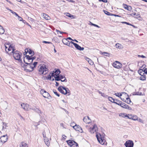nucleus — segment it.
<instances>
[{
  "label": "nucleus",
  "instance_id": "17",
  "mask_svg": "<svg viewBox=\"0 0 147 147\" xmlns=\"http://www.w3.org/2000/svg\"><path fill=\"white\" fill-rule=\"evenodd\" d=\"M21 106L25 110H28L29 105L27 104L23 103L21 104Z\"/></svg>",
  "mask_w": 147,
  "mask_h": 147
},
{
  "label": "nucleus",
  "instance_id": "35",
  "mask_svg": "<svg viewBox=\"0 0 147 147\" xmlns=\"http://www.w3.org/2000/svg\"><path fill=\"white\" fill-rule=\"evenodd\" d=\"M104 13L106 15H108L110 16L112 14L110 13L109 12L106 10H103Z\"/></svg>",
  "mask_w": 147,
  "mask_h": 147
},
{
  "label": "nucleus",
  "instance_id": "9",
  "mask_svg": "<svg viewBox=\"0 0 147 147\" xmlns=\"http://www.w3.org/2000/svg\"><path fill=\"white\" fill-rule=\"evenodd\" d=\"M98 130V128L96 124L94 125L92 127H90L88 129L89 131L91 134H93L94 132H96Z\"/></svg>",
  "mask_w": 147,
  "mask_h": 147
},
{
  "label": "nucleus",
  "instance_id": "2",
  "mask_svg": "<svg viewBox=\"0 0 147 147\" xmlns=\"http://www.w3.org/2000/svg\"><path fill=\"white\" fill-rule=\"evenodd\" d=\"M21 65L26 71L31 72L32 71L34 70V67L32 66V64H30L27 63L26 64L22 63Z\"/></svg>",
  "mask_w": 147,
  "mask_h": 147
},
{
  "label": "nucleus",
  "instance_id": "38",
  "mask_svg": "<svg viewBox=\"0 0 147 147\" xmlns=\"http://www.w3.org/2000/svg\"><path fill=\"white\" fill-rule=\"evenodd\" d=\"M108 99L109 100L112 102H113V100H115L114 99L111 97H109L108 98Z\"/></svg>",
  "mask_w": 147,
  "mask_h": 147
},
{
  "label": "nucleus",
  "instance_id": "56",
  "mask_svg": "<svg viewBox=\"0 0 147 147\" xmlns=\"http://www.w3.org/2000/svg\"><path fill=\"white\" fill-rule=\"evenodd\" d=\"M99 1H102L104 3H107V0H99Z\"/></svg>",
  "mask_w": 147,
  "mask_h": 147
},
{
  "label": "nucleus",
  "instance_id": "54",
  "mask_svg": "<svg viewBox=\"0 0 147 147\" xmlns=\"http://www.w3.org/2000/svg\"><path fill=\"white\" fill-rule=\"evenodd\" d=\"M139 73L140 74V75L142 76V75H144V73H143V71H139Z\"/></svg>",
  "mask_w": 147,
  "mask_h": 147
},
{
  "label": "nucleus",
  "instance_id": "5",
  "mask_svg": "<svg viewBox=\"0 0 147 147\" xmlns=\"http://www.w3.org/2000/svg\"><path fill=\"white\" fill-rule=\"evenodd\" d=\"M96 136L98 142L101 144H104L106 141L104 139V137L102 136L100 134L97 132H96Z\"/></svg>",
  "mask_w": 147,
  "mask_h": 147
},
{
  "label": "nucleus",
  "instance_id": "50",
  "mask_svg": "<svg viewBox=\"0 0 147 147\" xmlns=\"http://www.w3.org/2000/svg\"><path fill=\"white\" fill-rule=\"evenodd\" d=\"M5 51H6V52L7 53H8V51H7V49L8 48V47L7 46V45H5Z\"/></svg>",
  "mask_w": 147,
  "mask_h": 147
},
{
  "label": "nucleus",
  "instance_id": "53",
  "mask_svg": "<svg viewBox=\"0 0 147 147\" xmlns=\"http://www.w3.org/2000/svg\"><path fill=\"white\" fill-rule=\"evenodd\" d=\"M42 42L44 43H46V44H51V42H48V41H43Z\"/></svg>",
  "mask_w": 147,
  "mask_h": 147
},
{
  "label": "nucleus",
  "instance_id": "10",
  "mask_svg": "<svg viewBox=\"0 0 147 147\" xmlns=\"http://www.w3.org/2000/svg\"><path fill=\"white\" fill-rule=\"evenodd\" d=\"M113 66L116 68L119 69L122 67V65L119 61H116L113 63Z\"/></svg>",
  "mask_w": 147,
  "mask_h": 147
},
{
  "label": "nucleus",
  "instance_id": "58",
  "mask_svg": "<svg viewBox=\"0 0 147 147\" xmlns=\"http://www.w3.org/2000/svg\"><path fill=\"white\" fill-rule=\"evenodd\" d=\"M50 74L51 75V77H54L55 76V74L54 73H50Z\"/></svg>",
  "mask_w": 147,
  "mask_h": 147
},
{
  "label": "nucleus",
  "instance_id": "4",
  "mask_svg": "<svg viewBox=\"0 0 147 147\" xmlns=\"http://www.w3.org/2000/svg\"><path fill=\"white\" fill-rule=\"evenodd\" d=\"M58 90L61 93L64 94H68V95H69L70 94V91L67 88L60 86L59 87Z\"/></svg>",
  "mask_w": 147,
  "mask_h": 147
},
{
  "label": "nucleus",
  "instance_id": "7",
  "mask_svg": "<svg viewBox=\"0 0 147 147\" xmlns=\"http://www.w3.org/2000/svg\"><path fill=\"white\" fill-rule=\"evenodd\" d=\"M40 92L45 98L50 99L51 98L49 93L44 89H42L40 91Z\"/></svg>",
  "mask_w": 147,
  "mask_h": 147
},
{
  "label": "nucleus",
  "instance_id": "36",
  "mask_svg": "<svg viewBox=\"0 0 147 147\" xmlns=\"http://www.w3.org/2000/svg\"><path fill=\"white\" fill-rule=\"evenodd\" d=\"M115 95L116 96H117L119 97H120V96H121L122 95L121 93H115Z\"/></svg>",
  "mask_w": 147,
  "mask_h": 147
},
{
  "label": "nucleus",
  "instance_id": "3",
  "mask_svg": "<svg viewBox=\"0 0 147 147\" xmlns=\"http://www.w3.org/2000/svg\"><path fill=\"white\" fill-rule=\"evenodd\" d=\"M8 46V48L7 49V51H8V54H6V55H5L6 59H10V55L12 53L15 51V49L13 48V47L11 46V45H9V44H7Z\"/></svg>",
  "mask_w": 147,
  "mask_h": 147
},
{
  "label": "nucleus",
  "instance_id": "1",
  "mask_svg": "<svg viewBox=\"0 0 147 147\" xmlns=\"http://www.w3.org/2000/svg\"><path fill=\"white\" fill-rule=\"evenodd\" d=\"M13 56L14 58L16 60L18 61L20 63L22 62V59L20 58L22 55V53H20L19 51H14L13 53Z\"/></svg>",
  "mask_w": 147,
  "mask_h": 147
},
{
  "label": "nucleus",
  "instance_id": "6",
  "mask_svg": "<svg viewBox=\"0 0 147 147\" xmlns=\"http://www.w3.org/2000/svg\"><path fill=\"white\" fill-rule=\"evenodd\" d=\"M38 71L40 74H46L48 72V69L45 66H41L38 70Z\"/></svg>",
  "mask_w": 147,
  "mask_h": 147
},
{
  "label": "nucleus",
  "instance_id": "26",
  "mask_svg": "<svg viewBox=\"0 0 147 147\" xmlns=\"http://www.w3.org/2000/svg\"><path fill=\"white\" fill-rule=\"evenodd\" d=\"M20 147H27V144L24 142H22L21 143V145H20Z\"/></svg>",
  "mask_w": 147,
  "mask_h": 147
},
{
  "label": "nucleus",
  "instance_id": "52",
  "mask_svg": "<svg viewBox=\"0 0 147 147\" xmlns=\"http://www.w3.org/2000/svg\"><path fill=\"white\" fill-rule=\"evenodd\" d=\"M37 63H38L37 62H35L33 63V64L32 65H34V66H33L34 67V68L36 66V65L37 64Z\"/></svg>",
  "mask_w": 147,
  "mask_h": 147
},
{
  "label": "nucleus",
  "instance_id": "43",
  "mask_svg": "<svg viewBox=\"0 0 147 147\" xmlns=\"http://www.w3.org/2000/svg\"><path fill=\"white\" fill-rule=\"evenodd\" d=\"M88 63L91 65H92L94 64L93 62L90 59L88 61Z\"/></svg>",
  "mask_w": 147,
  "mask_h": 147
},
{
  "label": "nucleus",
  "instance_id": "49",
  "mask_svg": "<svg viewBox=\"0 0 147 147\" xmlns=\"http://www.w3.org/2000/svg\"><path fill=\"white\" fill-rule=\"evenodd\" d=\"M55 73H56V74H59L60 73V71L59 69H57L56 70Z\"/></svg>",
  "mask_w": 147,
  "mask_h": 147
},
{
  "label": "nucleus",
  "instance_id": "46",
  "mask_svg": "<svg viewBox=\"0 0 147 147\" xmlns=\"http://www.w3.org/2000/svg\"><path fill=\"white\" fill-rule=\"evenodd\" d=\"M138 57H142V58H146V57L143 55H138Z\"/></svg>",
  "mask_w": 147,
  "mask_h": 147
},
{
  "label": "nucleus",
  "instance_id": "18",
  "mask_svg": "<svg viewBox=\"0 0 147 147\" xmlns=\"http://www.w3.org/2000/svg\"><path fill=\"white\" fill-rule=\"evenodd\" d=\"M74 46L76 48L79 50L80 51H82L84 49V47H82L78 45L76 43L74 44Z\"/></svg>",
  "mask_w": 147,
  "mask_h": 147
},
{
  "label": "nucleus",
  "instance_id": "30",
  "mask_svg": "<svg viewBox=\"0 0 147 147\" xmlns=\"http://www.w3.org/2000/svg\"><path fill=\"white\" fill-rule=\"evenodd\" d=\"M119 116H121L125 118V117H126V116H127V115L126 114L124 113H120L119 114Z\"/></svg>",
  "mask_w": 147,
  "mask_h": 147
},
{
  "label": "nucleus",
  "instance_id": "55",
  "mask_svg": "<svg viewBox=\"0 0 147 147\" xmlns=\"http://www.w3.org/2000/svg\"><path fill=\"white\" fill-rule=\"evenodd\" d=\"M91 24H92V25L95 27H97L98 28H100V27L99 26H98V25H96V24H93L92 23H91Z\"/></svg>",
  "mask_w": 147,
  "mask_h": 147
},
{
  "label": "nucleus",
  "instance_id": "22",
  "mask_svg": "<svg viewBox=\"0 0 147 147\" xmlns=\"http://www.w3.org/2000/svg\"><path fill=\"white\" fill-rule=\"evenodd\" d=\"M121 102H122L121 101L117 99L113 101V103H115L119 106H120Z\"/></svg>",
  "mask_w": 147,
  "mask_h": 147
},
{
  "label": "nucleus",
  "instance_id": "14",
  "mask_svg": "<svg viewBox=\"0 0 147 147\" xmlns=\"http://www.w3.org/2000/svg\"><path fill=\"white\" fill-rule=\"evenodd\" d=\"M123 6L125 9H126L127 10L129 11H131L132 9V7L131 6L125 4L123 3Z\"/></svg>",
  "mask_w": 147,
  "mask_h": 147
},
{
  "label": "nucleus",
  "instance_id": "34",
  "mask_svg": "<svg viewBox=\"0 0 147 147\" xmlns=\"http://www.w3.org/2000/svg\"><path fill=\"white\" fill-rule=\"evenodd\" d=\"M55 80L57 81H59L61 80L60 78V75L57 76L56 77H55Z\"/></svg>",
  "mask_w": 147,
  "mask_h": 147
},
{
  "label": "nucleus",
  "instance_id": "48",
  "mask_svg": "<svg viewBox=\"0 0 147 147\" xmlns=\"http://www.w3.org/2000/svg\"><path fill=\"white\" fill-rule=\"evenodd\" d=\"M56 31L57 32V34L58 33V32H59L61 34H62V33L66 34V32H61L60 31H59V30H56Z\"/></svg>",
  "mask_w": 147,
  "mask_h": 147
},
{
  "label": "nucleus",
  "instance_id": "45",
  "mask_svg": "<svg viewBox=\"0 0 147 147\" xmlns=\"http://www.w3.org/2000/svg\"><path fill=\"white\" fill-rule=\"evenodd\" d=\"M47 79L49 80H51V77L50 74L47 76Z\"/></svg>",
  "mask_w": 147,
  "mask_h": 147
},
{
  "label": "nucleus",
  "instance_id": "8",
  "mask_svg": "<svg viewBox=\"0 0 147 147\" xmlns=\"http://www.w3.org/2000/svg\"><path fill=\"white\" fill-rule=\"evenodd\" d=\"M67 142L71 147H76L78 146V144L74 141L69 140L67 141Z\"/></svg>",
  "mask_w": 147,
  "mask_h": 147
},
{
  "label": "nucleus",
  "instance_id": "60",
  "mask_svg": "<svg viewBox=\"0 0 147 147\" xmlns=\"http://www.w3.org/2000/svg\"><path fill=\"white\" fill-rule=\"evenodd\" d=\"M143 72H144L145 74H147V69L145 68V69H144V71H143Z\"/></svg>",
  "mask_w": 147,
  "mask_h": 147
},
{
  "label": "nucleus",
  "instance_id": "12",
  "mask_svg": "<svg viewBox=\"0 0 147 147\" xmlns=\"http://www.w3.org/2000/svg\"><path fill=\"white\" fill-rule=\"evenodd\" d=\"M73 128L76 131H78L80 133H82L83 131L82 128L79 125H77L76 124L73 126Z\"/></svg>",
  "mask_w": 147,
  "mask_h": 147
},
{
  "label": "nucleus",
  "instance_id": "44",
  "mask_svg": "<svg viewBox=\"0 0 147 147\" xmlns=\"http://www.w3.org/2000/svg\"><path fill=\"white\" fill-rule=\"evenodd\" d=\"M67 39H68L70 40H72L74 41H75L77 42H78V41H77L76 40V39L73 40L70 37H68V38H67Z\"/></svg>",
  "mask_w": 147,
  "mask_h": 147
},
{
  "label": "nucleus",
  "instance_id": "28",
  "mask_svg": "<svg viewBox=\"0 0 147 147\" xmlns=\"http://www.w3.org/2000/svg\"><path fill=\"white\" fill-rule=\"evenodd\" d=\"M0 32H1V34H3L5 32L3 28V27L1 25H0Z\"/></svg>",
  "mask_w": 147,
  "mask_h": 147
},
{
  "label": "nucleus",
  "instance_id": "20",
  "mask_svg": "<svg viewBox=\"0 0 147 147\" xmlns=\"http://www.w3.org/2000/svg\"><path fill=\"white\" fill-rule=\"evenodd\" d=\"M60 79H61L60 80L61 82H67V80L64 76L60 75Z\"/></svg>",
  "mask_w": 147,
  "mask_h": 147
},
{
  "label": "nucleus",
  "instance_id": "62",
  "mask_svg": "<svg viewBox=\"0 0 147 147\" xmlns=\"http://www.w3.org/2000/svg\"><path fill=\"white\" fill-rule=\"evenodd\" d=\"M136 15V13H131L130 15V16H135V15Z\"/></svg>",
  "mask_w": 147,
  "mask_h": 147
},
{
  "label": "nucleus",
  "instance_id": "21",
  "mask_svg": "<svg viewBox=\"0 0 147 147\" xmlns=\"http://www.w3.org/2000/svg\"><path fill=\"white\" fill-rule=\"evenodd\" d=\"M29 55H26L24 57V62H26V60L28 61L30 59H31V57Z\"/></svg>",
  "mask_w": 147,
  "mask_h": 147
},
{
  "label": "nucleus",
  "instance_id": "57",
  "mask_svg": "<svg viewBox=\"0 0 147 147\" xmlns=\"http://www.w3.org/2000/svg\"><path fill=\"white\" fill-rule=\"evenodd\" d=\"M18 20L20 21H21L22 20V18L21 17H20L18 15Z\"/></svg>",
  "mask_w": 147,
  "mask_h": 147
},
{
  "label": "nucleus",
  "instance_id": "64",
  "mask_svg": "<svg viewBox=\"0 0 147 147\" xmlns=\"http://www.w3.org/2000/svg\"><path fill=\"white\" fill-rule=\"evenodd\" d=\"M36 58V57L35 56H34L33 57H31V58L32 59V61H33V60L35 59Z\"/></svg>",
  "mask_w": 147,
  "mask_h": 147
},
{
  "label": "nucleus",
  "instance_id": "32",
  "mask_svg": "<svg viewBox=\"0 0 147 147\" xmlns=\"http://www.w3.org/2000/svg\"><path fill=\"white\" fill-rule=\"evenodd\" d=\"M131 119L134 120H137L138 119L137 116L136 115H132Z\"/></svg>",
  "mask_w": 147,
  "mask_h": 147
},
{
  "label": "nucleus",
  "instance_id": "37",
  "mask_svg": "<svg viewBox=\"0 0 147 147\" xmlns=\"http://www.w3.org/2000/svg\"><path fill=\"white\" fill-rule=\"evenodd\" d=\"M53 93L56 95L58 97H59V96H60V95L59 94H58L57 92V91H56V90H53Z\"/></svg>",
  "mask_w": 147,
  "mask_h": 147
},
{
  "label": "nucleus",
  "instance_id": "61",
  "mask_svg": "<svg viewBox=\"0 0 147 147\" xmlns=\"http://www.w3.org/2000/svg\"><path fill=\"white\" fill-rule=\"evenodd\" d=\"M138 121L141 122V123H143V120H142V119H140L139 118L138 119Z\"/></svg>",
  "mask_w": 147,
  "mask_h": 147
},
{
  "label": "nucleus",
  "instance_id": "59",
  "mask_svg": "<svg viewBox=\"0 0 147 147\" xmlns=\"http://www.w3.org/2000/svg\"><path fill=\"white\" fill-rule=\"evenodd\" d=\"M141 93H140L139 92H136L134 95H140Z\"/></svg>",
  "mask_w": 147,
  "mask_h": 147
},
{
  "label": "nucleus",
  "instance_id": "31",
  "mask_svg": "<svg viewBox=\"0 0 147 147\" xmlns=\"http://www.w3.org/2000/svg\"><path fill=\"white\" fill-rule=\"evenodd\" d=\"M126 99L127 101H125V102L128 104H130L131 102L129 98L127 97L126 98Z\"/></svg>",
  "mask_w": 147,
  "mask_h": 147
},
{
  "label": "nucleus",
  "instance_id": "27",
  "mask_svg": "<svg viewBox=\"0 0 147 147\" xmlns=\"http://www.w3.org/2000/svg\"><path fill=\"white\" fill-rule=\"evenodd\" d=\"M140 80L143 81L145 80L146 79L145 76L144 75H142L140 77Z\"/></svg>",
  "mask_w": 147,
  "mask_h": 147
},
{
  "label": "nucleus",
  "instance_id": "25",
  "mask_svg": "<svg viewBox=\"0 0 147 147\" xmlns=\"http://www.w3.org/2000/svg\"><path fill=\"white\" fill-rule=\"evenodd\" d=\"M84 121L87 123H89L90 122V119H88L86 117H84L83 119Z\"/></svg>",
  "mask_w": 147,
  "mask_h": 147
},
{
  "label": "nucleus",
  "instance_id": "47",
  "mask_svg": "<svg viewBox=\"0 0 147 147\" xmlns=\"http://www.w3.org/2000/svg\"><path fill=\"white\" fill-rule=\"evenodd\" d=\"M28 63H30V64H32V63L33 62L32 61V59H29V60L28 61Z\"/></svg>",
  "mask_w": 147,
  "mask_h": 147
},
{
  "label": "nucleus",
  "instance_id": "11",
  "mask_svg": "<svg viewBox=\"0 0 147 147\" xmlns=\"http://www.w3.org/2000/svg\"><path fill=\"white\" fill-rule=\"evenodd\" d=\"M124 144L126 147H133L134 143L132 141L129 140L127 141Z\"/></svg>",
  "mask_w": 147,
  "mask_h": 147
},
{
  "label": "nucleus",
  "instance_id": "29",
  "mask_svg": "<svg viewBox=\"0 0 147 147\" xmlns=\"http://www.w3.org/2000/svg\"><path fill=\"white\" fill-rule=\"evenodd\" d=\"M121 45L119 43H117L115 44L116 48L118 49H121Z\"/></svg>",
  "mask_w": 147,
  "mask_h": 147
},
{
  "label": "nucleus",
  "instance_id": "51",
  "mask_svg": "<svg viewBox=\"0 0 147 147\" xmlns=\"http://www.w3.org/2000/svg\"><path fill=\"white\" fill-rule=\"evenodd\" d=\"M121 23L122 24H126L128 25H131V24H129V23L127 22H121Z\"/></svg>",
  "mask_w": 147,
  "mask_h": 147
},
{
  "label": "nucleus",
  "instance_id": "42",
  "mask_svg": "<svg viewBox=\"0 0 147 147\" xmlns=\"http://www.w3.org/2000/svg\"><path fill=\"white\" fill-rule=\"evenodd\" d=\"M10 11L12 13L16 15V16H18V15L16 12L13 11L11 10H10Z\"/></svg>",
  "mask_w": 147,
  "mask_h": 147
},
{
  "label": "nucleus",
  "instance_id": "19",
  "mask_svg": "<svg viewBox=\"0 0 147 147\" xmlns=\"http://www.w3.org/2000/svg\"><path fill=\"white\" fill-rule=\"evenodd\" d=\"M27 53H28L30 55H31V56H32L34 54V52L33 51L31 50L30 49H26Z\"/></svg>",
  "mask_w": 147,
  "mask_h": 147
},
{
  "label": "nucleus",
  "instance_id": "39",
  "mask_svg": "<svg viewBox=\"0 0 147 147\" xmlns=\"http://www.w3.org/2000/svg\"><path fill=\"white\" fill-rule=\"evenodd\" d=\"M132 116V115L131 114H128L127 115V116H126V117H127L128 119H131Z\"/></svg>",
  "mask_w": 147,
  "mask_h": 147
},
{
  "label": "nucleus",
  "instance_id": "33",
  "mask_svg": "<svg viewBox=\"0 0 147 147\" xmlns=\"http://www.w3.org/2000/svg\"><path fill=\"white\" fill-rule=\"evenodd\" d=\"M36 109V111L37 112L40 116V114H42V113L40 111V110L38 108H35Z\"/></svg>",
  "mask_w": 147,
  "mask_h": 147
},
{
  "label": "nucleus",
  "instance_id": "16",
  "mask_svg": "<svg viewBox=\"0 0 147 147\" xmlns=\"http://www.w3.org/2000/svg\"><path fill=\"white\" fill-rule=\"evenodd\" d=\"M44 140L46 145L48 147H49L50 145L49 139L47 137H44Z\"/></svg>",
  "mask_w": 147,
  "mask_h": 147
},
{
  "label": "nucleus",
  "instance_id": "13",
  "mask_svg": "<svg viewBox=\"0 0 147 147\" xmlns=\"http://www.w3.org/2000/svg\"><path fill=\"white\" fill-rule=\"evenodd\" d=\"M120 106L124 108L127 109L129 110H131L132 109V108L131 107H129V106L124 103L122 102L121 103V104Z\"/></svg>",
  "mask_w": 147,
  "mask_h": 147
},
{
  "label": "nucleus",
  "instance_id": "15",
  "mask_svg": "<svg viewBox=\"0 0 147 147\" xmlns=\"http://www.w3.org/2000/svg\"><path fill=\"white\" fill-rule=\"evenodd\" d=\"M7 136L4 135L1 137L0 138V141L3 143H5L7 141Z\"/></svg>",
  "mask_w": 147,
  "mask_h": 147
},
{
  "label": "nucleus",
  "instance_id": "23",
  "mask_svg": "<svg viewBox=\"0 0 147 147\" xmlns=\"http://www.w3.org/2000/svg\"><path fill=\"white\" fill-rule=\"evenodd\" d=\"M42 17L46 20H49L50 19V17L47 15L45 13H43Z\"/></svg>",
  "mask_w": 147,
  "mask_h": 147
},
{
  "label": "nucleus",
  "instance_id": "63",
  "mask_svg": "<svg viewBox=\"0 0 147 147\" xmlns=\"http://www.w3.org/2000/svg\"><path fill=\"white\" fill-rule=\"evenodd\" d=\"M104 54H105L104 55L106 56H108L107 55L109 54V53H106V52H104Z\"/></svg>",
  "mask_w": 147,
  "mask_h": 147
},
{
  "label": "nucleus",
  "instance_id": "40",
  "mask_svg": "<svg viewBox=\"0 0 147 147\" xmlns=\"http://www.w3.org/2000/svg\"><path fill=\"white\" fill-rule=\"evenodd\" d=\"M66 15V16L70 18H71L73 17V15L68 13H67Z\"/></svg>",
  "mask_w": 147,
  "mask_h": 147
},
{
  "label": "nucleus",
  "instance_id": "41",
  "mask_svg": "<svg viewBox=\"0 0 147 147\" xmlns=\"http://www.w3.org/2000/svg\"><path fill=\"white\" fill-rule=\"evenodd\" d=\"M135 16L134 17V18H136L140 17V14L138 13H136V15H135Z\"/></svg>",
  "mask_w": 147,
  "mask_h": 147
},
{
  "label": "nucleus",
  "instance_id": "24",
  "mask_svg": "<svg viewBox=\"0 0 147 147\" xmlns=\"http://www.w3.org/2000/svg\"><path fill=\"white\" fill-rule=\"evenodd\" d=\"M68 39L63 38L62 40V42L64 44L66 45H68V43H69V41L67 40Z\"/></svg>",
  "mask_w": 147,
  "mask_h": 147
}]
</instances>
